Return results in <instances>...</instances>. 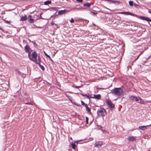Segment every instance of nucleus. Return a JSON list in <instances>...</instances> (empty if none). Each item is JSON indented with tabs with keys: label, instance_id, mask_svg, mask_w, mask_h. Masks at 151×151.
I'll use <instances>...</instances> for the list:
<instances>
[{
	"label": "nucleus",
	"instance_id": "20",
	"mask_svg": "<svg viewBox=\"0 0 151 151\" xmlns=\"http://www.w3.org/2000/svg\"><path fill=\"white\" fill-rule=\"evenodd\" d=\"M91 4L89 3H87L83 5L84 6H87L88 7H89L90 6Z\"/></svg>",
	"mask_w": 151,
	"mask_h": 151
},
{
	"label": "nucleus",
	"instance_id": "32",
	"mask_svg": "<svg viewBox=\"0 0 151 151\" xmlns=\"http://www.w3.org/2000/svg\"><path fill=\"white\" fill-rule=\"evenodd\" d=\"M50 24H51V25H53L54 24H55V25H57V24H55L54 23V22L53 21H52V22H51V23H50Z\"/></svg>",
	"mask_w": 151,
	"mask_h": 151
},
{
	"label": "nucleus",
	"instance_id": "8",
	"mask_svg": "<svg viewBox=\"0 0 151 151\" xmlns=\"http://www.w3.org/2000/svg\"><path fill=\"white\" fill-rule=\"evenodd\" d=\"M151 124L149 125H148L147 126H140L139 127V129H141L142 130H144L145 129H147V127H149L151 125Z\"/></svg>",
	"mask_w": 151,
	"mask_h": 151
},
{
	"label": "nucleus",
	"instance_id": "12",
	"mask_svg": "<svg viewBox=\"0 0 151 151\" xmlns=\"http://www.w3.org/2000/svg\"><path fill=\"white\" fill-rule=\"evenodd\" d=\"M137 97H135L134 96H131L129 97V99H130V100L133 101H137Z\"/></svg>",
	"mask_w": 151,
	"mask_h": 151
},
{
	"label": "nucleus",
	"instance_id": "1",
	"mask_svg": "<svg viewBox=\"0 0 151 151\" xmlns=\"http://www.w3.org/2000/svg\"><path fill=\"white\" fill-rule=\"evenodd\" d=\"M111 93L112 94L118 96H122L124 95L123 91L120 88H116L114 89L111 91Z\"/></svg>",
	"mask_w": 151,
	"mask_h": 151
},
{
	"label": "nucleus",
	"instance_id": "16",
	"mask_svg": "<svg viewBox=\"0 0 151 151\" xmlns=\"http://www.w3.org/2000/svg\"><path fill=\"white\" fill-rule=\"evenodd\" d=\"M128 139L130 141H134L135 140V138L133 137H128Z\"/></svg>",
	"mask_w": 151,
	"mask_h": 151
},
{
	"label": "nucleus",
	"instance_id": "44",
	"mask_svg": "<svg viewBox=\"0 0 151 151\" xmlns=\"http://www.w3.org/2000/svg\"><path fill=\"white\" fill-rule=\"evenodd\" d=\"M105 1L109 2V1H110V0H105Z\"/></svg>",
	"mask_w": 151,
	"mask_h": 151
},
{
	"label": "nucleus",
	"instance_id": "39",
	"mask_svg": "<svg viewBox=\"0 0 151 151\" xmlns=\"http://www.w3.org/2000/svg\"><path fill=\"white\" fill-rule=\"evenodd\" d=\"M5 22L6 23H8V24H9L10 23L9 22V21H7V20H5Z\"/></svg>",
	"mask_w": 151,
	"mask_h": 151
},
{
	"label": "nucleus",
	"instance_id": "42",
	"mask_svg": "<svg viewBox=\"0 0 151 151\" xmlns=\"http://www.w3.org/2000/svg\"><path fill=\"white\" fill-rule=\"evenodd\" d=\"M79 141H80V140H79V141H76V142H76V143H78V142Z\"/></svg>",
	"mask_w": 151,
	"mask_h": 151
},
{
	"label": "nucleus",
	"instance_id": "22",
	"mask_svg": "<svg viewBox=\"0 0 151 151\" xmlns=\"http://www.w3.org/2000/svg\"><path fill=\"white\" fill-rule=\"evenodd\" d=\"M71 146L72 148L75 150L76 148V145L75 143H73L71 144Z\"/></svg>",
	"mask_w": 151,
	"mask_h": 151
},
{
	"label": "nucleus",
	"instance_id": "27",
	"mask_svg": "<svg viewBox=\"0 0 151 151\" xmlns=\"http://www.w3.org/2000/svg\"><path fill=\"white\" fill-rule=\"evenodd\" d=\"M86 122L87 124H88V118L87 117H86Z\"/></svg>",
	"mask_w": 151,
	"mask_h": 151
},
{
	"label": "nucleus",
	"instance_id": "9",
	"mask_svg": "<svg viewBox=\"0 0 151 151\" xmlns=\"http://www.w3.org/2000/svg\"><path fill=\"white\" fill-rule=\"evenodd\" d=\"M101 97V95L99 94H94L93 96L91 97V98L93 99H100V98Z\"/></svg>",
	"mask_w": 151,
	"mask_h": 151
},
{
	"label": "nucleus",
	"instance_id": "43",
	"mask_svg": "<svg viewBox=\"0 0 151 151\" xmlns=\"http://www.w3.org/2000/svg\"><path fill=\"white\" fill-rule=\"evenodd\" d=\"M140 56V55H138V56H137V59L138 58H139V56Z\"/></svg>",
	"mask_w": 151,
	"mask_h": 151
},
{
	"label": "nucleus",
	"instance_id": "38",
	"mask_svg": "<svg viewBox=\"0 0 151 151\" xmlns=\"http://www.w3.org/2000/svg\"><path fill=\"white\" fill-rule=\"evenodd\" d=\"M148 12L150 14H151V9H149L148 10Z\"/></svg>",
	"mask_w": 151,
	"mask_h": 151
},
{
	"label": "nucleus",
	"instance_id": "15",
	"mask_svg": "<svg viewBox=\"0 0 151 151\" xmlns=\"http://www.w3.org/2000/svg\"><path fill=\"white\" fill-rule=\"evenodd\" d=\"M27 19V17L26 15H24V16L21 17L20 20L22 21H26Z\"/></svg>",
	"mask_w": 151,
	"mask_h": 151
},
{
	"label": "nucleus",
	"instance_id": "11",
	"mask_svg": "<svg viewBox=\"0 0 151 151\" xmlns=\"http://www.w3.org/2000/svg\"><path fill=\"white\" fill-rule=\"evenodd\" d=\"M81 95L82 96L85 97V98H86L90 100V98H91V97L90 96V95L89 94H84L83 93H81Z\"/></svg>",
	"mask_w": 151,
	"mask_h": 151
},
{
	"label": "nucleus",
	"instance_id": "31",
	"mask_svg": "<svg viewBox=\"0 0 151 151\" xmlns=\"http://www.w3.org/2000/svg\"><path fill=\"white\" fill-rule=\"evenodd\" d=\"M35 62V63H36L38 64L39 65V66H40V65H41L40 63V62H38L37 60L36 62Z\"/></svg>",
	"mask_w": 151,
	"mask_h": 151
},
{
	"label": "nucleus",
	"instance_id": "5",
	"mask_svg": "<svg viewBox=\"0 0 151 151\" xmlns=\"http://www.w3.org/2000/svg\"><path fill=\"white\" fill-rule=\"evenodd\" d=\"M106 102L109 107L111 109L114 108V105L110 101L107 100Z\"/></svg>",
	"mask_w": 151,
	"mask_h": 151
},
{
	"label": "nucleus",
	"instance_id": "41",
	"mask_svg": "<svg viewBox=\"0 0 151 151\" xmlns=\"http://www.w3.org/2000/svg\"><path fill=\"white\" fill-rule=\"evenodd\" d=\"M143 52V51L141 52L139 54V55H142V53Z\"/></svg>",
	"mask_w": 151,
	"mask_h": 151
},
{
	"label": "nucleus",
	"instance_id": "34",
	"mask_svg": "<svg viewBox=\"0 0 151 151\" xmlns=\"http://www.w3.org/2000/svg\"><path fill=\"white\" fill-rule=\"evenodd\" d=\"M37 60V61L38 62H41L40 59V57L39 56L38 57V60Z\"/></svg>",
	"mask_w": 151,
	"mask_h": 151
},
{
	"label": "nucleus",
	"instance_id": "28",
	"mask_svg": "<svg viewBox=\"0 0 151 151\" xmlns=\"http://www.w3.org/2000/svg\"><path fill=\"white\" fill-rule=\"evenodd\" d=\"M109 2L111 3H115V2L116 1H113V0H110V1H109Z\"/></svg>",
	"mask_w": 151,
	"mask_h": 151
},
{
	"label": "nucleus",
	"instance_id": "46",
	"mask_svg": "<svg viewBox=\"0 0 151 151\" xmlns=\"http://www.w3.org/2000/svg\"><path fill=\"white\" fill-rule=\"evenodd\" d=\"M87 21V22H88V21Z\"/></svg>",
	"mask_w": 151,
	"mask_h": 151
},
{
	"label": "nucleus",
	"instance_id": "2",
	"mask_svg": "<svg viewBox=\"0 0 151 151\" xmlns=\"http://www.w3.org/2000/svg\"><path fill=\"white\" fill-rule=\"evenodd\" d=\"M97 113L99 116H104L106 114V112L105 109H104L100 108L98 109Z\"/></svg>",
	"mask_w": 151,
	"mask_h": 151
},
{
	"label": "nucleus",
	"instance_id": "23",
	"mask_svg": "<svg viewBox=\"0 0 151 151\" xmlns=\"http://www.w3.org/2000/svg\"><path fill=\"white\" fill-rule=\"evenodd\" d=\"M44 54H45V55L48 58H49V59L51 60H52L51 58H50V56H49V55H48L45 52H44Z\"/></svg>",
	"mask_w": 151,
	"mask_h": 151
},
{
	"label": "nucleus",
	"instance_id": "14",
	"mask_svg": "<svg viewBox=\"0 0 151 151\" xmlns=\"http://www.w3.org/2000/svg\"><path fill=\"white\" fill-rule=\"evenodd\" d=\"M85 107L86 108V111L89 113L91 114V109L88 107L87 104L85 105Z\"/></svg>",
	"mask_w": 151,
	"mask_h": 151
},
{
	"label": "nucleus",
	"instance_id": "30",
	"mask_svg": "<svg viewBox=\"0 0 151 151\" xmlns=\"http://www.w3.org/2000/svg\"><path fill=\"white\" fill-rule=\"evenodd\" d=\"M70 22L71 23H73L74 22V21L73 18H72L71 19V20H70Z\"/></svg>",
	"mask_w": 151,
	"mask_h": 151
},
{
	"label": "nucleus",
	"instance_id": "36",
	"mask_svg": "<svg viewBox=\"0 0 151 151\" xmlns=\"http://www.w3.org/2000/svg\"><path fill=\"white\" fill-rule=\"evenodd\" d=\"M77 1H78V2H82L83 0H76Z\"/></svg>",
	"mask_w": 151,
	"mask_h": 151
},
{
	"label": "nucleus",
	"instance_id": "3",
	"mask_svg": "<svg viewBox=\"0 0 151 151\" xmlns=\"http://www.w3.org/2000/svg\"><path fill=\"white\" fill-rule=\"evenodd\" d=\"M32 58H30L31 56V55L28 54V57L30 59L34 62H36L37 60V53L35 52H34L32 53Z\"/></svg>",
	"mask_w": 151,
	"mask_h": 151
},
{
	"label": "nucleus",
	"instance_id": "13",
	"mask_svg": "<svg viewBox=\"0 0 151 151\" xmlns=\"http://www.w3.org/2000/svg\"><path fill=\"white\" fill-rule=\"evenodd\" d=\"M67 11L65 10L59 11L58 12V14L59 15H62L65 13Z\"/></svg>",
	"mask_w": 151,
	"mask_h": 151
},
{
	"label": "nucleus",
	"instance_id": "26",
	"mask_svg": "<svg viewBox=\"0 0 151 151\" xmlns=\"http://www.w3.org/2000/svg\"><path fill=\"white\" fill-rule=\"evenodd\" d=\"M40 67L43 71L45 70V68L42 65H40Z\"/></svg>",
	"mask_w": 151,
	"mask_h": 151
},
{
	"label": "nucleus",
	"instance_id": "40",
	"mask_svg": "<svg viewBox=\"0 0 151 151\" xmlns=\"http://www.w3.org/2000/svg\"><path fill=\"white\" fill-rule=\"evenodd\" d=\"M19 75H20L21 76H22V74H23L21 73L20 72H19Z\"/></svg>",
	"mask_w": 151,
	"mask_h": 151
},
{
	"label": "nucleus",
	"instance_id": "17",
	"mask_svg": "<svg viewBox=\"0 0 151 151\" xmlns=\"http://www.w3.org/2000/svg\"><path fill=\"white\" fill-rule=\"evenodd\" d=\"M32 16L31 15H29L28 17V18L29 19V22L31 23H32L33 22V21H34V19H32Z\"/></svg>",
	"mask_w": 151,
	"mask_h": 151
},
{
	"label": "nucleus",
	"instance_id": "29",
	"mask_svg": "<svg viewBox=\"0 0 151 151\" xmlns=\"http://www.w3.org/2000/svg\"><path fill=\"white\" fill-rule=\"evenodd\" d=\"M109 2L111 3H115V2L116 1H113V0H110V1H109Z\"/></svg>",
	"mask_w": 151,
	"mask_h": 151
},
{
	"label": "nucleus",
	"instance_id": "6",
	"mask_svg": "<svg viewBox=\"0 0 151 151\" xmlns=\"http://www.w3.org/2000/svg\"><path fill=\"white\" fill-rule=\"evenodd\" d=\"M140 18L142 20H144L147 21L151 22V19L148 17L141 16Z\"/></svg>",
	"mask_w": 151,
	"mask_h": 151
},
{
	"label": "nucleus",
	"instance_id": "7",
	"mask_svg": "<svg viewBox=\"0 0 151 151\" xmlns=\"http://www.w3.org/2000/svg\"><path fill=\"white\" fill-rule=\"evenodd\" d=\"M24 49L25 52L28 53L29 54H30V48L28 45H27L25 46Z\"/></svg>",
	"mask_w": 151,
	"mask_h": 151
},
{
	"label": "nucleus",
	"instance_id": "37",
	"mask_svg": "<svg viewBox=\"0 0 151 151\" xmlns=\"http://www.w3.org/2000/svg\"><path fill=\"white\" fill-rule=\"evenodd\" d=\"M126 12H122L120 13V14H126Z\"/></svg>",
	"mask_w": 151,
	"mask_h": 151
},
{
	"label": "nucleus",
	"instance_id": "33",
	"mask_svg": "<svg viewBox=\"0 0 151 151\" xmlns=\"http://www.w3.org/2000/svg\"><path fill=\"white\" fill-rule=\"evenodd\" d=\"M90 14L92 15H95L96 14V13L94 12H91L90 13Z\"/></svg>",
	"mask_w": 151,
	"mask_h": 151
},
{
	"label": "nucleus",
	"instance_id": "19",
	"mask_svg": "<svg viewBox=\"0 0 151 151\" xmlns=\"http://www.w3.org/2000/svg\"><path fill=\"white\" fill-rule=\"evenodd\" d=\"M51 3V1H47L44 2V4L45 5H47Z\"/></svg>",
	"mask_w": 151,
	"mask_h": 151
},
{
	"label": "nucleus",
	"instance_id": "45",
	"mask_svg": "<svg viewBox=\"0 0 151 151\" xmlns=\"http://www.w3.org/2000/svg\"><path fill=\"white\" fill-rule=\"evenodd\" d=\"M70 139H71V140H72V139H72V138L71 137H70Z\"/></svg>",
	"mask_w": 151,
	"mask_h": 151
},
{
	"label": "nucleus",
	"instance_id": "21",
	"mask_svg": "<svg viewBox=\"0 0 151 151\" xmlns=\"http://www.w3.org/2000/svg\"><path fill=\"white\" fill-rule=\"evenodd\" d=\"M24 104H26L33 105L34 104V103L32 101H31L30 102L28 103H24Z\"/></svg>",
	"mask_w": 151,
	"mask_h": 151
},
{
	"label": "nucleus",
	"instance_id": "10",
	"mask_svg": "<svg viewBox=\"0 0 151 151\" xmlns=\"http://www.w3.org/2000/svg\"><path fill=\"white\" fill-rule=\"evenodd\" d=\"M137 101L138 103L141 104H144V102L143 101V100L141 99L139 97H137Z\"/></svg>",
	"mask_w": 151,
	"mask_h": 151
},
{
	"label": "nucleus",
	"instance_id": "4",
	"mask_svg": "<svg viewBox=\"0 0 151 151\" xmlns=\"http://www.w3.org/2000/svg\"><path fill=\"white\" fill-rule=\"evenodd\" d=\"M103 143L101 141L96 142L94 144V147H101Z\"/></svg>",
	"mask_w": 151,
	"mask_h": 151
},
{
	"label": "nucleus",
	"instance_id": "24",
	"mask_svg": "<svg viewBox=\"0 0 151 151\" xmlns=\"http://www.w3.org/2000/svg\"><path fill=\"white\" fill-rule=\"evenodd\" d=\"M129 4L130 6H132L133 5V2L132 1H129Z\"/></svg>",
	"mask_w": 151,
	"mask_h": 151
},
{
	"label": "nucleus",
	"instance_id": "18",
	"mask_svg": "<svg viewBox=\"0 0 151 151\" xmlns=\"http://www.w3.org/2000/svg\"><path fill=\"white\" fill-rule=\"evenodd\" d=\"M126 14L127 15H130L133 16H136V15L135 14H134L129 12H126Z\"/></svg>",
	"mask_w": 151,
	"mask_h": 151
},
{
	"label": "nucleus",
	"instance_id": "25",
	"mask_svg": "<svg viewBox=\"0 0 151 151\" xmlns=\"http://www.w3.org/2000/svg\"><path fill=\"white\" fill-rule=\"evenodd\" d=\"M72 86L76 88H80L81 87L80 86H76L75 85H73Z\"/></svg>",
	"mask_w": 151,
	"mask_h": 151
},
{
	"label": "nucleus",
	"instance_id": "35",
	"mask_svg": "<svg viewBox=\"0 0 151 151\" xmlns=\"http://www.w3.org/2000/svg\"><path fill=\"white\" fill-rule=\"evenodd\" d=\"M81 104L83 106H84V105H85H85H86V104H85V103L83 101H81Z\"/></svg>",
	"mask_w": 151,
	"mask_h": 151
}]
</instances>
